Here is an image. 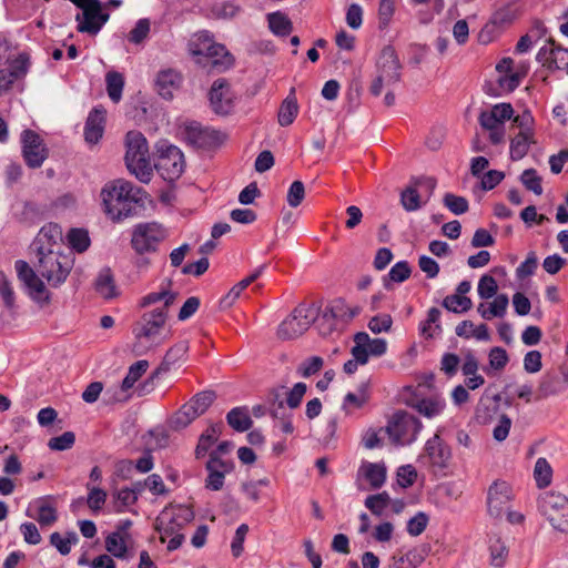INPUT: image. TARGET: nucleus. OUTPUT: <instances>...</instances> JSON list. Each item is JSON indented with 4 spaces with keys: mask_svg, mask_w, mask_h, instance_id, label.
I'll use <instances>...</instances> for the list:
<instances>
[{
    "mask_svg": "<svg viewBox=\"0 0 568 568\" xmlns=\"http://www.w3.org/2000/svg\"><path fill=\"white\" fill-rule=\"evenodd\" d=\"M144 191L131 182L118 179L106 183L101 190L104 213L113 221L120 222L135 213Z\"/></svg>",
    "mask_w": 568,
    "mask_h": 568,
    "instance_id": "nucleus-1",
    "label": "nucleus"
},
{
    "mask_svg": "<svg viewBox=\"0 0 568 568\" xmlns=\"http://www.w3.org/2000/svg\"><path fill=\"white\" fill-rule=\"evenodd\" d=\"M187 51L202 67H210L216 71H226L235 67L234 54L224 44L216 42L207 30L192 34L187 42Z\"/></svg>",
    "mask_w": 568,
    "mask_h": 568,
    "instance_id": "nucleus-2",
    "label": "nucleus"
},
{
    "mask_svg": "<svg viewBox=\"0 0 568 568\" xmlns=\"http://www.w3.org/2000/svg\"><path fill=\"white\" fill-rule=\"evenodd\" d=\"M168 315L166 311L153 310L141 316V320L133 328L135 337L133 352L136 355L143 354L145 349L160 346L166 339V336L162 333L166 324Z\"/></svg>",
    "mask_w": 568,
    "mask_h": 568,
    "instance_id": "nucleus-3",
    "label": "nucleus"
},
{
    "mask_svg": "<svg viewBox=\"0 0 568 568\" xmlns=\"http://www.w3.org/2000/svg\"><path fill=\"white\" fill-rule=\"evenodd\" d=\"M125 164L131 174L140 182L149 183L153 176L150 162L149 145L144 135L139 131H130L125 138Z\"/></svg>",
    "mask_w": 568,
    "mask_h": 568,
    "instance_id": "nucleus-4",
    "label": "nucleus"
},
{
    "mask_svg": "<svg viewBox=\"0 0 568 568\" xmlns=\"http://www.w3.org/2000/svg\"><path fill=\"white\" fill-rule=\"evenodd\" d=\"M37 272L44 277L49 285L57 287L62 284L73 267L71 253H63L54 250L38 248Z\"/></svg>",
    "mask_w": 568,
    "mask_h": 568,
    "instance_id": "nucleus-5",
    "label": "nucleus"
},
{
    "mask_svg": "<svg viewBox=\"0 0 568 568\" xmlns=\"http://www.w3.org/2000/svg\"><path fill=\"white\" fill-rule=\"evenodd\" d=\"M538 511L551 527L568 534V498L560 493L546 491L538 497Z\"/></svg>",
    "mask_w": 568,
    "mask_h": 568,
    "instance_id": "nucleus-6",
    "label": "nucleus"
},
{
    "mask_svg": "<svg viewBox=\"0 0 568 568\" xmlns=\"http://www.w3.org/2000/svg\"><path fill=\"white\" fill-rule=\"evenodd\" d=\"M318 310L314 304L297 305L291 315L280 324L276 332L277 337L282 341H290L303 335L314 323Z\"/></svg>",
    "mask_w": 568,
    "mask_h": 568,
    "instance_id": "nucleus-7",
    "label": "nucleus"
},
{
    "mask_svg": "<svg viewBox=\"0 0 568 568\" xmlns=\"http://www.w3.org/2000/svg\"><path fill=\"white\" fill-rule=\"evenodd\" d=\"M215 399V393L204 390L195 394L171 417L170 427L180 430L187 427L194 419L203 415Z\"/></svg>",
    "mask_w": 568,
    "mask_h": 568,
    "instance_id": "nucleus-8",
    "label": "nucleus"
},
{
    "mask_svg": "<svg viewBox=\"0 0 568 568\" xmlns=\"http://www.w3.org/2000/svg\"><path fill=\"white\" fill-rule=\"evenodd\" d=\"M156 150L159 155L154 168L159 174L168 182H174L180 179L185 169L182 151L166 142L159 143Z\"/></svg>",
    "mask_w": 568,
    "mask_h": 568,
    "instance_id": "nucleus-9",
    "label": "nucleus"
},
{
    "mask_svg": "<svg viewBox=\"0 0 568 568\" xmlns=\"http://www.w3.org/2000/svg\"><path fill=\"white\" fill-rule=\"evenodd\" d=\"M194 519L192 508L187 506H176L165 508L156 518L155 529L161 534V542H165L166 537L181 534L180 531Z\"/></svg>",
    "mask_w": 568,
    "mask_h": 568,
    "instance_id": "nucleus-10",
    "label": "nucleus"
},
{
    "mask_svg": "<svg viewBox=\"0 0 568 568\" xmlns=\"http://www.w3.org/2000/svg\"><path fill=\"white\" fill-rule=\"evenodd\" d=\"M420 428L418 418L405 410H398L388 422L386 432L395 444L407 445L416 439Z\"/></svg>",
    "mask_w": 568,
    "mask_h": 568,
    "instance_id": "nucleus-11",
    "label": "nucleus"
},
{
    "mask_svg": "<svg viewBox=\"0 0 568 568\" xmlns=\"http://www.w3.org/2000/svg\"><path fill=\"white\" fill-rule=\"evenodd\" d=\"M165 237V230L159 223L151 222L135 226L131 244L136 253L143 254L156 250L158 244Z\"/></svg>",
    "mask_w": 568,
    "mask_h": 568,
    "instance_id": "nucleus-12",
    "label": "nucleus"
},
{
    "mask_svg": "<svg viewBox=\"0 0 568 568\" xmlns=\"http://www.w3.org/2000/svg\"><path fill=\"white\" fill-rule=\"evenodd\" d=\"M14 267L19 280L27 286L31 298L41 306L48 305L50 294L34 270L22 260L17 261Z\"/></svg>",
    "mask_w": 568,
    "mask_h": 568,
    "instance_id": "nucleus-13",
    "label": "nucleus"
},
{
    "mask_svg": "<svg viewBox=\"0 0 568 568\" xmlns=\"http://www.w3.org/2000/svg\"><path fill=\"white\" fill-rule=\"evenodd\" d=\"M22 156L31 169L40 168L49 156V150L41 136L32 131L24 130L21 133Z\"/></svg>",
    "mask_w": 568,
    "mask_h": 568,
    "instance_id": "nucleus-14",
    "label": "nucleus"
},
{
    "mask_svg": "<svg viewBox=\"0 0 568 568\" xmlns=\"http://www.w3.org/2000/svg\"><path fill=\"white\" fill-rule=\"evenodd\" d=\"M234 92L225 79H217L209 91V101L212 111L217 115H227L234 108Z\"/></svg>",
    "mask_w": 568,
    "mask_h": 568,
    "instance_id": "nucleus-15",
    "label": "nucleus"
},
{
    "mask_svg": "<svg viewBox=\"0 0 568 568\" xmlns=\"http://www.w3.org/2000/svg\"><path fill=\"white\" fill-rule=\"evenodd\" d=\"M109 13L102 11L100 0H92L81 13H78L75 20L78 22V31L82 33L97 34L109 20Z\"/></svg>",
    "mask_w": 568,
    "mask_h": 568,
    "instance_id": "nucleus-16",
    "label": "nucleus"
},
{
    "mask_svg": "<svg viewBox=\"0 0 568 568\" xmlns=\"http://www.w3.org/2000/svg\"><path fill=\"white\" fill-rule=\"evenodd\" d=\"M387 351V342L384 338H371L366 332H358L354 335V346L351 349L353 357L362 364L368 362L371 356H382Z\"/></svg>",
    "mask_w": 568,
    "mask_h": 568,
    "instance_id": "nucleus-17",
    "label": "nucleus"
},
{
    "mask_svg": "<svg viewBox=\"0 0 568 568\" xmlns=\"http://www.w3.org/2000/svg\"><path fill=\"white\" fill-rule=\"evenodd\" d=\"M205 469L207 473L204 480L205 488L212 491H219L224 486L225 475L234 469V463L230 459L215 457L214 454H209Z\"/></svg>",
    "mask_w": 568,
    "mask_h": 568,
    "instance_id": "nucleus-18",
    "label": "nucleus"
},
{
    "mask_svg": "<svg viewBox=\"0 0 568 568\" xmlns=\"http://www.w3.org/2000/svg\"><path fill=\"white\" fill-rule=\"evenodd\" d=\"M189 351V342L180 341L175 343L165 353L159 367L151 374V376L138 388L140 395H144L149 386L153 385V381L160 375L169 372L171 367L176 364Z\"/></svg>",
    "mask_w": 568,
    "mask_h": 568,
    "instance_id": "nucleus-19",
    "label": "nucleus"
},
{
    "mask_svg": "<svg viewBox=\"0 0 568 568\" xmlns=\"http://www.w3.org/2000/svg\"><path fill=\"white\" fill-rule=\"evenodd\" d=\"M511 499V488L506 481H494L487 494L488 513L494 518H501Z\"/></svg>",
    "mask_w": 568,
    "mask_h": 568,
    "instance_id": "nucleus-20",
    "label": "nucleus"
},
{
    "mask_svg": "<svg viewBox=\"0 0 568 568\" xmlns=\"http://www.w3.org/2000/svg\"><path fill=\"white\" fill-rule=\"evenodd\" d=\"M186 134L190 142L199 148H214L221 145L226 139L223 132L199 124L187 126Z\"/></svg>",
    "mask_w": 568,
    "mask_h": 568,
    "instance_id": "nucleus-21",
    "label": "nucleus"
},
{
    "mask_svg": "<svg viewBox=\"0 0 568 568\" xmlns=\"http://www.w3.org/2000/svg\"><path fill=\"white\" fill-rule=\"evenodd\" d=\"M537 60L547 71H568V49L545 45L539 50Z\"/></svg>",
    "mask_w": 568,
    "mask_h": 568,
    "instance_id": "nucleus-22",
    "label": "nucleus"
},
{
    "mask_svg": "<svg viewBox=\"0 0 568 568\" xmlns=\"http://www.w3.org/2000/svg\"><path fill=\"white\" fill-rule=\"evenodd\" d=\"M500 395H489L485 392L475 409V418L480 424H488L493 420V418L497 415L500 407Z\"/></svg>",
    "mask_w": 568,
    "mask_h": 568,
    "instance_id": "nucleus-23",
    "label": "nucleus"
},
{
    "mask_svg": "<svg viewBox=\"0 0 568 568\" xmlns=\"http://www.w3.org/2000/svg\"><path fill=\"white\" fill-rule=\"evenodd\" d=\"M425 450L433 465L444 468L450 458V450L444 445L443 440L438 435L428 439L425 446Z\"/></svg>",
    "mask_w": 568,
    "mask_h": 568,
    "instance_id": "nucleus-24",
    "label": "nucleus"
},
{
    "mask_svg": "<svg viewBox=\"0 0 568 568\" xmlns=\"http://www.w3.org/2000/svg\"><path fill=\"white\" fill-rule=\"evenodd\" d=\"M181 83V73H156L154 79L155 90L166 100L173 98L174 91L180 89Z\"/></svg>",
    "mask_w": 568,
    "mask_h": 568,
    "instance_id": "nucleus-25",
    "label": "nucleus"
},
{
    "mask_svg": "<svg viewBox=\"0 0 568 568\" xmlns=\"http://www.w3.org/2000/svg\"><path fill=\"white\" fill-rule=\"evenodd\" d=\"M105 111L103 109H94L90 112L84 128V139L89 143H97L103 134Z\"/></svg>",
    "mask_w": 568,
    "mask_h": 568,
    "instance_id": "nucleus-26",
    "label": "nucleus"
},
{
    "mask_svg": "<svg viewBox=\"0 0 568 568\" xmlns=\"http://www.w3.org/2000/svg\"><path fill=\"white\" fill-rule=\"evenodd\" d=\"M178 297V293L173 292L171 290H162L160 292H152L143 296L140 302L139 306L142 308L149 307L155 303L163 302V305L161 307H156L155 310H163L166 311V314H169L170 307L174 304L175 300Z\"/></svg>",
    "mask_w": 568,
    "mask_h": 568,
    "instance_id": "nucleus-27",
    "label": "nucleus"
},
{
    "mask_svg": "<svg viewBox=\"0 0 568 568\" xmlns=\"http://www.w3.org/2000/svg\"><path fill=\"white\" fill-rule=\"evenodd\" d=\"M298 113V104L295 97V89L292 88L290 91V94L286 97V99L282 102L277 120L281 126H287L292 124Z\"/></svg>",
    "mask_w": 568,
    "mask_h": 568,
    "instance_id": "nucleus-28",
    "label": "nucleus"
},
{
    "mask_svg": "<svg viewBox=\"0 0 568 568\" xmlns=\"http://www.w3.org/2000/svg\"><path fill=\"white\" fill-rule=\"evenodd\" d=\"M95 291L105 300L118 296L119 293L110 268H103L99 273L95 280Z\"/></svg>",
    "mask_w": 568,
    "mask_h": 568,
    "instance_id": "nucleus-29",
    "label": "nucleus"
},
{
    "mask_svg": "<svg viewBox=\"0 0 568 568\" xmlns=\"http://www.w3.org/2000/svg\"><path fill=\"white\" fill-rule=\"evenodd\" d=\"M222 423L212 424L201 436L195 448L196 458H202L217 440L222 432Z\"/></svg>",
    "mask_w": 568,
    "mask_h": 568,
    "instance_id": "nucleus-30",
    "label": "nucleus"
},
{
    "mask_svg": "<svg viewBox=\"0 0 568 568\" xmlns=\"http://www.w3.org/2000/svg\"><path fill=\"white\" fill-rule=\"evenodd\" d=\"M534 133H518L510 141V159L518 161L529 151L530 144H535Z\"/></svg>",
    "mask_w": 568,
    "mask_h": 568,
    "instance_id": "nucleus-31",
    "label": "nucleus"
},
{
    "mask_svg": "<svg viewBox=\"0 0 568 568\" xmlns=\"http://www.w3.org/2000/svg\"><path fill=\"white\" fill-rule=\"evenodd\" d=\"M227 424L236 432H246L253 422L245 407H235L226 415Z\"/></svg>",
    "mask_w": 568,
    "mask_h": 568,
    "instance_id": "nucleus-32",
    "label": "nucleus"
},
{
    "mask_svg": "<svg viewBox=\"0 0 568 568\" xmlns=\"http://www.w3.org/2000/svg\"><path fill=\"white\" fill-rule=\"evenodd\" d=\"M508 297L505 294H499L490 303L489 307L486 308L484 304H479L477 311L486 320L491 317H503L508 306Z\"/></svg>",
    "mask_w": 568,
    "mask_h": 568,
    "instance_id": "nucleus-33",
    "label": "nucleus"
},
{
    "mask_svg": "<svg viewBox=\"0 0 568 568\" xmlns=\"http://www.w3.org/2000/svg\"><path fill=\"white\" fill-rule=\"evenodd\" d=\"M362 469L373 489H378L384 485L386 480V467L384 464L368 463Z\"/></svg>",
    "mask_w": 568,
    "mask_h": 568,
    "instance_id": "nucleus-34",
    "label": "nucleus"
},
{
    "mask_svg": "<svg viewBox=\"0 0 568 568\" xmlns=\"http://www.w3.org/2000/svg\"><path fill=\"white\" fill-rule=\"evenodd\" d=\"M489 551L491 565L497 568L503 567L508 556V547L499 536L490 537Z\"/></svg>",
    "mask_w": 568,
    "mask_h": 568,
    "instance_id": "nucleus-35",
    "label": "nucleus"
},
{
    "mask_svg": "<svg viewBox=\"0 0 568 568\" xmlns=\"http://www.w3.org/2000/svg\"><path fill=\"white\" fill-rule=\"evenodd\" d=\"M558 384V376L556 374H545L538 384L536 399H545L557 395L559 393Z\"/></svg>",
    "mask_w": 568,
    "mask_h": 568,
    "instance_id": "nucleus-36",
    "label": "nucleus"
},
{
    "mask_svg": "<svg viewBox=\"0 0 568 568\" xmlns=\"http://www.w3.org/2000/svg\"><path fill=\"white\" fill-rule=\"evenodd\" d=\"M534 477L539 488H545L551 484L552 468L546 458L540 457L536 460Z\"/></svg>",
    "mask_w": 568,
    "mask_h": 568,
    "instance_id": "nucleus-37",
    "label": "nucleus"
},
{
    "mask_svg": "<svg viewBox=\"0 0 568 568\" xmlns=\"http://www.w3.org/2000/svg\"><path fill=\"white\" fill-rule=\"evenodd\" d=\"M149 362L145 359H140L135 362L133 365L129 367V372L121 384V389L123 392L129 390L133 387L135 382H138L141 376L148 371Z\"/></svg>",
    "mask_w": 568,
    "mask_h": 568,
    "instance_id": "nucleus-38",
    "label": "nucleus"
},
{
    "mask_svg": "<svg viewBox=\"0 0 568 568\" xmlns=\"http://www.w3.org/2000/svg\"><path fill=\"white\" fill-rule=\"evenodd\" d=\"M364 504L373 515L381 517L384 514V510L389 506L390 497L386 491H383L367 496Z\"/></svg>",
    "mask_w": 568,
    "mask_h": 568,
    "instance_id": "nucleus-39",
    "label": "nucleus"
},
{
    "mask_svg": "<svg viewBox=\"0 0 568 568\" xmlns=\"http://www.w3.org/2000/svg\"><path fill=\"white\" fill-rule=\"evenodd\" d=\"M376 64L382 71H396L400 68L396 51L389 45L382 50Z\"/></svg>",
    "mask_w": 568,
    "mask_h": 568,
    "instance_id": "nucleus-40",
    "label": "nucleus"
},
{
    "mask_svg": "<svg viewBox=\"0 0 568 568\" xmlns=\"http://www.w3.org/2000/svg\"><path fill=\"white\" fill-rule=\"evenodd\" d=\"M106 91L109 98L118 103L122 98V90L124 87V79L122 73H106Z\"/></svg>",
    "mask_w": 568,
    "mask_h": 568,
    "instance_id": "nucleus-41",
    "label": "nucleus"
},
{
    "mask_svg": "<svg viewBox=\"0 0 568 568\" xmlns=\"http://www.w3.org/2000/svg\"><path fill=\"white\" fill-rule=\"evenodd\" d=\"M268 24L270 29L277 36H287L292 31V22L281 12L270 13Z\"/></svg>",
    "mask_w": 568,
    "mask_h": 568,
    "instance_id": "nucleus-42",
    "label": "nucleus"
},
{
    "mask_svg": "<svg viewBox=\"0 0 568 568\" xmlns=\"http://www.w3.org/2000/svg\"><path fill=\"white\" fill-rule=\"evenodd\" d=\"M68 241L72 248L82 253L90 246L89 233L83 229H72L68 233Z\"/></svg>",
    "mask_w": 568,
    "mask_h": 568,
    "instance_id": "nucleus-43",
    "label": "nucleus"
},
{
    "mask_svg": "<svg viewBox=\"0 0 568 568\" xmlns=\"http://www.w3.org/2000/svg\"><path fill=\"white\" fill-rule=\"evenodd\" d=\"M106 550L116 558H124L126 555V545L120 532H112L105 539Z\"/></svg>",
    "mask_w": 568,
    "mask_h": 568,
    "instance_id": "nucleus-44",
    "label": "nucleus"
},
{
    "mask_svg": "<svg viewBox=\"0 0 568 568\" xmlns=\"http://www.w3.org/2000/svg\"><path fill=\"white\" fill-rule=\"evenodd\" d=\"M471 300L460 295H448L443 301V306L454 313L467 312L471 308Z\"/></svg>",
    "mask_w": 568,
    "mask_h": 568,
    "instance_id": "nucleus-45",
    "label": "nucleus"
},
{
    "mask_svg": "<svg viewBox=\"0 0 568 568\" xmlns=\"http://www.w3.org/2000/svg\"><path fill=\"white\" fill-rule=\"evenodd\" d=\"M50 542L61 555L65 556L70 554L71 545L78 542V536L74 531H71L67 534L65 538H63L59 532H53L50 536Z\"/></svg>",
    "mask_w": 568,
    "mask_h": 568,
    "instance_id": "nucleus-46",
    "label": "nucleus"
},
{
    "mask_svg": "<svg viewBox=\"0 0 568 568\" xmlns=\"http://www.w3.org/2000/svg\"><path fill=\"white\" fill-rule=\"evenodd\" d=\"M413 407L422 415L432 418L438 415L443 408L444 403L437 399H420L416 402Z\"/></svg>",
    "mask_w": 568,
    "mask_h": 568,
    "instance_id": "nucleus-47",
    "label": "nucleus"
},
{
    "mask_svg": "<svg viewBox=\"0 0 568 568\" xmlns=\"http://www.w3.org/2000/svg\"><path fill=\"white\" fill-rule=\"evenodd\" d=\"M400 203L403 207L408 211H417L420 206V195L416 187L408 186L400 193Z\"/></svg>",
    "mask_w": 568,
    "mask_h": 568,
    "instance_id": "nucleus-48",
    "label": "nucleus"
},
{
    "mask_svg": "<svg viewBox=\"0 0 568 568\" xmlns=\"http://www.w3.org/2000/svg\"><path fill=\"white\" fill-rule=\"evenodd\" d=\"M444 205L454 214L460 215L468 211V201L464 196L446 193L443 199Z\"/></svg>",
    "mask_w": 568,
    "mask_h": 568,
    "instance_id": "nucleus-49",
    "label": "nucleus"
},
{
    "mask_svg": "<svg viewBox=\"0 0 568 568\" xmlns=\"http://www.w3.org/2000/svg\"><path fill=\"white\" fill-rule=\"evenodd\" d=\"M520 182L524 186L536 195L542 194L541 178L535 169H527L520 175Z\"/></svg>",
    "mask_w": 568,
    "mask_h": 568,
    "instance_id": "nucleus-50",
    "label": "nucleus"
},
{
    "mask_svg": "<svg viewBox=\"0 0 568 568\" xmlns=\"http://www.w3.org/2000/svg\"><path fill=\"white\" fill-rule=\"evenodd\" d=\"M75 443V435L73 432H64L62 435L52 437L48 442V447L51 450H68L72 448Z\"/></svg>",
    "mask_w": 568,
    "mask_h": 568,
    "instance_id": "nucleus-51",
    "label": "nucleus"
},
{
    "mask_svg": "<svg viewBox=\"0 0 568 568\" xmlns=\"http://www.w3.org/2000/svg\"><path fill=\"white\" fill-rule=\"evenodd\" d=\"M477 291H478V295L483 300H488V298L493 297L494 295H496V293L498 291V285H497L496 280L491 275H488V274L483 275L478 282Z\"/></svg>",
    "mask_w": 568,
    "mask_h": 568,
    "instance_id": "nucleus-52",
    "label": "nucleus"
},
{
    "mask_svg": "<svg viewBox=\"0 0 568 568\" xmlns=\"http://www.w3.org/2000/svg\"><path fill=\"white\" fill-rule=\"evenodd\" d=\"M523 73H506L498 78V91L495 93L496 95H500L505 92L514 91L521 81Z\"/></svg>",
    "mask_w": 568,
    "mask_h": 568,
    "instance_id": "nucleus-53",
    "label": "nucleus"
},
{
    "mask_svg": "<svg viewBox=\"0 0 568 568\" xmlns=\"http://www.w3.org/2000/svg\"><path fill=\"white\" fill-rule=\"evenodd\" d=\"M428 520L429 518L424 511L417 513L408 520L407 532L413 537L419 536L426 529Z\"/></svg>",
    "mask_w": 568,
    "mask_h": 568,
    "instance_id": "nucleus-54",
    "label": "nucleus"
},
{
    "mask_svg": "<svg viewBox=\"0 0 568 568\" xmlns=\"http://www.w3.org/2000/svg\"><path fill=\"white\" fill-rule=\"evenodd\" d=\"M305 197V186L302 181H294L287 192L286 201L291 207H297Z\"/></svg>",
    "mask_w": 568,
    "mask_h": 568,
    "instance_id": "nucleus-55",
    "label": "nucleus"
},
{
    "mask_svg": "<svg viewBox=\"0 0 568 568\" xmlns=\"http://www.w3.org/2000/svg\"><path fill=\"white\" fill-rule=\"evenodd\" d=\"M0 295L2 296L6 307L13 313L14 311V294L11 288L10 282L3 272H0Z\"/></svg>",
    "mask_w": 568,
    "mask_h": 568,
    "instance_id": "nucleus-56",
    "label": "nucleus"
},
{
    "mask_svg": "<svg viewBox=\"0 0 568 568\" xmlns=\"http://www.w3.org/2000/svg\"><path fill=\"white\" fill-rule=\"evenodd\" d=\"M393 318L389 314H379L372 317L368 322V328L374 334H381L383 332H388L392 328Z\"/></svg>",
    "mask_w": 568,
    "mask_h": 568,
    "instance_id": "nucleus-57",
    "label": "nucleus"
},
{
    "mask_svg": "<svg viewBox=\"0 0 568 568\" xmlns=\"http://www.w3.org/2000/svg\"><path fill=\"white\" fill-rule=\"evenodd\" d=\"M323 366V358L320 356H312L300 364L297 372L303 377H310L316 374Z\"/></svg>",
    "mask_w": 568,
    "mask_h": 568,
    "instance_id": "nucleus-58",
    "label": "nucleus"
},
{
    "mask_svg": "<svg viewBox=\"0 0 568 568\" xmlns=\"http://www.w3.org/2000/svg\"><path fill=\"white\" fill-rule=\"evenodd\" d=\"M88 489L90 490L87 499L89 508L93 511L100 510L106 500V493L98 487L90 488L89 485Z\"/></svg>",
    "mask_w": 568,
    "mask_h": 568,
    "instance_id": "nucleus-59",
    "label": "nucleus"
},
{
    "mask_svg": "<svg viewBox=\"0 0 568 568\" xmlns=\"http://www.w3.org/2000/svg\"><path fill=\"white\" fill-rule=\"evenodd\" d=\"M306 384L305 383H296L291 390L286 393V404L290 408H297L302 399L306 393Z\"/></svg>",
    "mask_w": 568,
    "mask_h": 568,
    "instance_id": "nucleus-60",
    "label": "nucleus"
},
{
    "mask_svg": "<svg viewBox=\"0 0 568 568\" xmlns=\"http://www.w3.org/2000/svg\"><path fill=\"white\" fill-rule=\"evenodd\" d=\"M410 267L406 261L397 262L389 271L388 277L390 281L402 283L410 275Z\"/></svg>",
    "mask_w": 568,
    "mask_h": 568,
    "instance_id": "nucleus-61",
    "label": "nucleus"
},
{
    "mask_svg": "<svg viewBox=\"0 0 568 568\" xmlns=\"http://www.w3.org/2000/svg\"><path fill=\"white\" fill-rule=\"evenodd\" d=\"M149 32L150 21L148 19H140L129 33V40L133 43H140L148 37Z\"/></svg>",
    "mask_w": 568,
    "mask_h": 568,
    "instance_id": "nucleus-62",
    "label": "nucleus"
},
{
    "mask_svg": "<svg viewBox=\"0 0 568 568\" xmlns=\"http://www.w3.org/2000/svg\"><path fill=\"white\" fill-rule=\"evenodd\" d=\"M537 263L538 261L535 252H530L527 258L517 267V277L523 280L532 275L537 268Z\"/></svg>",
    "mask_w": 568,
    "mask_h": 568,
    "instance_id": "nucleus-63",
    "label": "nucleus"
},
{
    "mask_svg": "<svg viewBox=\"0 0 568 568\" xmlns=\"http://www.w3.org/2000/svg\"><path fill=\"white\" fill-rule=\"evenodd\" d=\"M58 519L57 509L48 504L39 507L37 520L41 526H51Z\"/></svg>",
    "mask_w": 568,
    "mask_h": 568,
    "instance_id": "nucleus-64",
    "label": "nucleus"
}]
</instances>
